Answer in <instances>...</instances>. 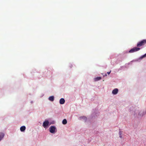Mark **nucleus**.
<instances>
[{
  "mask_svg": "<svg viewBox=\"0 0 146 146\" xmlns=\"http://www.w3.org/2000/svg\"><path fill=\"white\" fill-rule=\"evenodd\" d=\"M146 43V40H143L138 42L137 44L138 47H140Z\"/></svg>",
  "mask_w": 146,
  "mask_h": 146,
  "instance_id": "f257e3e1",
  "label": "nucleus"
},
{
  "mask_svg": "<svg viewBox=\"0 0 146 146\" xmlns=\"http://www.w3.org/2000/svg\"><path fill=\"white\" fill-rule=\"evenodd\" d=\"M140 48L138 47H135L132 48L128 52L129 53H133L135 52L138 51L140 50Z\"/></svg>",
  "mask_w": 146,
  "mask_h": 146,
  "instance_id": "f03ea898",
  "label": "nucleus"
},
{
  "mask_svg": "<svg viewBox=\"0 0 146 146\" xmlns=\"http://www.w3.org/2000/svg\"><path fill=\"white\" fill-rule=\"evenodd\" d=\"M50 131L51 133H53L54 132L55 130L56 129V127L54 126H51L50 128Z\"/></svg>",
  "mask_w": 146,
  "mask_h": 146,
  "instance_id": "7ed1b4c3",
  "label": "nucleus"
},
{
  "mask_svg": "<svg viewBox=\"0 0 146 146\" xmlns=\"http://www.w3.org/2000/svg\"><path fill=\"white\" fill-rule=\"evenodd\" d=\"M48 124L49 122L48 121H45L43 123V126L45 128L48 125Z\"/></svg>",
  "mask_w": 146,
  "mask_h": 146,
  "instance_id": "20e7f679",
  "label": "nucleus"
},
{
  "mask_svg": "<svg viewBox=\"0 0 146 146\" xmlns=\"http://www.w3.org/2000/svg\"><path fill=\"white\" fill-rule=\"evenodd\" d=\"M118 91V90L117 88L114 89L112 91V93L114 95L117 94Z\"/></svg>",
  "mask_w": 146,
  "mask_h": 146,
  "instance_id": "39448f33",
  "label": "nucleus"
},
{
  "mask_svg": "<svg viewBox=\"0 0 146 146\" xmlns=\"http://www.w3.org/2000/svg\"><path fill=\"white\" fill-rule=\"evenodd\" d=\"M65 102V100L64 98H61L60 100V104H63Z\"/></svg>",
  "mask_w": 146,
  "mask_h": 146,
  "instance_id": "423d86ee",
  "label": "nucleus"
},
{
  "mask_svg": "<svg viewBox=\"0 0 146 146\" xmlns=\"http://www.w3.org/2000/svg\"><path fill=\"white\" fill-rule=\"evenodd\" d=\"M4 136V133H0V141L2 139Z\"/></svg>",
  "mask_w": 146,
  "mask_h": 146,
  "instance_id": "0eeeda50",
  "label": "nucleus"
},
{
  "mask_svg": "<svg viewBox=\"0 0 146 146\" xmlns=\"http://www.w3.org/2000/svg\"><path fill=\"white\" fill-rule=\"evenodd\" d=\"M26 129V127L25 126H23L21 127L20 128V130L21 131H24Z\"/></svg>",
  "mask_w": 146,
  "mask_h": 146,
  "instance_id": "6e6552de",
  "label": "nucleus"
},
{
  "mask_svg": "<svg viewBox=\"0 0 146 146\" xmlns=\"http://www.w3.org/2000/svg\"><path fill=\"white\" fill-rule=\"evenodd\" d=\"M101 79V77H99L94 78V80L95 81H97Z\"/></svg>",
  "mask_w": 146,
  "mask_h": 146,
  "instance_id": "1a4fd4ad",
  "label": "nucleus"
},
{
  "mask_svg": "<svg viewBox=\"0 0 146 146\" xmlns=\"http://www.w3.org/2000/svg\"><path fill=\"white\" fill-rule=\"evenodd\" d=\"M49 100L51 101H53L54 100V97L51 96L49 98Z\"/></svg>",
  "mask_w": 146,
  "mask_h": 146,
  "instance_id": "9d476101",
  "label": "nucleus"
},
{
  "mask_svg": "<svg viewBox=\"0 0 146 146\" xmlns=\"http://www.w3.org/2000/svg\"><path fill=\"white\" fill-rule=\"evenodd\" d=\"M67 123V121L66 119H64L62 121V123L63 124L65 125Z\"/></svg>",
  "mask_w": 146,
  "mask_h": 146,
  "instance_id": "9b49d317",
  "label": "nucleus"
},
{
  "mask_svg": "<svg viewBox=\"0 0 146 146\" xmlns=\"http://www.w3.org/2000/svg\"><path fill=\"white\" fill-rule=\"evenodd\" d=\"M119 137L120 138H122V136L121 135L122 134V132L121 131H119Z\"/></svg>",
  "mask_w": 146,
  "mask_h": 146,
  "instance_id": "f8f14e48",
  "label": "nucleus"
},
{
  "mask_svg": "<svg viewBox=\"0 0 146 146\" xmlns=\"http://www.w3.org/2000/svg\"><path fill=\"white\" fill-rule=\"evenodd\" d=\"M146 57V53L144 55L142 56L141 57V58H142L144 57Z\"/></svg>",
  "mask_w": 146,
  "mask_h": 146,
  "instance_id": "ddd939ff",
  "label": "nucleus"
},
{
  "mask_svg": "<svg viewBox=\"0 0 146 146\" xmlns=\"http://www.w3.org/2000/svg\"><path fill=\"white\" fill-rule=\"evenodd\" d=\"M82 118L84 119H86V117H82Z\"/></svg>",
  "mask_w": 146,
  "mask_h": 146,
  "instance_id": "4468645a",
  "label": "nucleus"
},
{
  "mask_svg": "<svg viewBox=\"0 0 146 146\" xmlns=\"http://www.w3.org/2000/svg\"><path fill=\"white\" fill-rule=\"evenodd\" d=\"M111 72V70L110 71V72H107V73L108 74H110V73Z\"/></svg>",
  "mask_w": 146,
  "mask_h": 146,
  "instance_id": "2eb2a0df",
  "label": "nucleus"
},
{
  "mask_svg": "<svg viewBox=\"0 0 146 146\" xmlns=\"http://www.w3.org/2000/svg\"><path fill=\"white\" fill-rule=\"evenodd\" d=\"M107 75V74H105V76H106Z\"/></svg>",
  "mask_w": 146,
  "mask_h": 146,
  "instance_id": "dca6fc26",
  "label": "nucleus"
}]
</instances>
